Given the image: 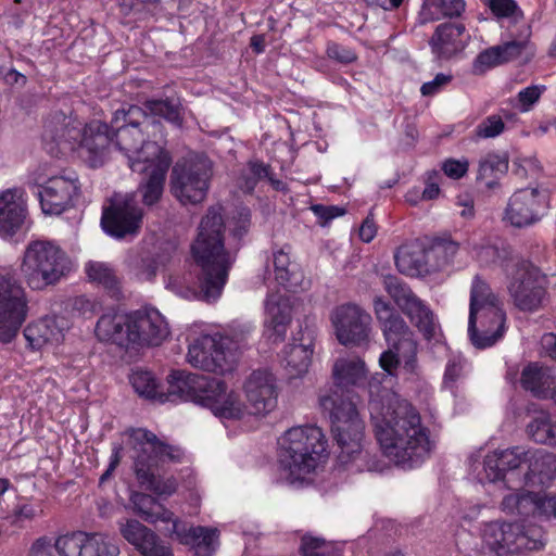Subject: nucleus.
I'll list each match as a JSON object with an SVG mask.
<instances>
[{
    "label": "nucleus",
    "instance_id": "1",
    "mask_svg": "<svg viewBox=\"0 0 556 556\" xmlns=\"http://www.w3.org/2000/svg\"><path fill=\"white\" fill-rule=\"evenodd\" d=\"M369 412L380 447L394 465L413 469L430 456L434 444L429 429L406 400L387 391L381 400H370Z\"/></svg>",
    "mask_w": 556,
    "mask_h": 556
},
{
    "label": "nucleus",
    "instance_id": "2",
    "mask_svg": "<svg viewBox=\"0 0 556 556\" xmlns=\"http://www.w3.org/2000/svg\"><path fill=\"white\" fill-rule=\"evenodd\" d=\"M224 233L222 207L212 206L202 217L197 238L191 245L192 257L200 267V293L207 302L216 301L220 296L235 262V256L225 247Z\"/></svg>",
    "mask_w": 556,
    "mask_h": 556
},
{
    "label": "nucleus",
    "instance_id": "3",
    "mask_svg": "<svg viewBox=\"0 0 556 556\" xmlns=\"http://www.w3.org/2000/svg\"><path fill=\"white\" fill-rule=\"evenodd\" d=\"M42 138L49 153L58 156L77 150L80 157L93 168L104 164L113 142L108 124L91 121L84 125L76 117L60 111L46 121Z\"/></svg>",
    "mask_w": 556,
    "mask_h": 556
},
{
    "label": "nucleus",
    "instance_id": "4",
    "mask_svg": "<svg viewBox=\"0 0 556 556\" xmlns=\"http://www.w3.org/2000/svg\"><path fill=\"white\" fill-rule=\"evenodd\" d=\"M113 142L128 159L131 170H143L142 164L169 153L163 142L162 125L137 105L117 110L111 121Z\"/></svg>",
    "mask_w": 556,
    "mask_h": 556
},
{
    "label": "nucleus",
    "instance_id": "5",
    "mask_svg": "<svg viewBox=\"0 0 556 556\" xmlns=\"http://www.w3.org/2000/svg\"><path fill=\"white\" fill-rule=\"evenodd\" d=\"M167 393L160 394V401H191L211 409L220 418L239 419L242 415V404L235 391H229L224 381L205 376L173 371L167 377Z\"/></svg>",
    "mask_w": 556,
    "mask_h": 556
},
{
    "label": "nucleus",
    "instance_id": "6",
    "mask_svg": "<svg viewBox=\"0 0 556 556\" xmlns=\"http://www.w3.org/2000/svg\"><path fill=\"white\" fill-rule=\"evenodd\" d=\"M129 444L132 451L134 471L138 483L146 490L160 496H170L177 490L174 478L162 479L160 476V463L179 462L182 452L179 447L168 445L161 441L153 432L143 429H130L127 431Z\"/></svg>",
    "mask_w": 556,
    "mask_h": 556
},
{
    "label": "nucleus",
    "instance_id": "7",
    "mask_svg": "<svg viewBox=\"0 0 556 556\" xmlns=\"http://www.w3.org/2000/svg\"><path fill=\"white\" fill-rule=\"evenodd\" d=\"M279 464L290 483L303 482L326 453L327 441L316 426L293 427L279 441Z\"/></svg>",
    "mask_w": 556,
    "mask_h": 556
},
{
    "label": "nucleus",
    "instance_id": "8",
    "mask_svg": "<svg viewBox=\"0 0 556 556\" xmlns=\"http://www.w3.org/2000/svg\"><path fill=\"white\" fill-rule=\"evenodd\" d=\"M324 410L329 413L331 431L339 447L338 463L348 467L366 457L363 450L364 421L351 396L337 391L320 399Z\"/></svg>",
    "mask_w": 556,
    "mask_h": 556
},
{
    "label": "nucleus",
    "instance_id": "9",
    "mask_svg": "<svg viewBox=\"0 0 556 556\" xmlns=\"http://www.w3.org/2000/svg\"><path fill=\"white\" fill-rule=\"evenodd\" d=\"M506 315L491 287L475 276L470 289L468 334L472 345L486 349L504 334Z\"/></svg>",
    "mask_w": 556,
    "mask_h": 556
},
{
    "label": "nucleus",
    "instance_id": "10",
    "mask_svg": "<svg viewBox=\"0 0 556 556\" xmlns=\"http://www.w3.org/2000/svg\"><path fill=\"white\" fill-rule=\"evenodd\" d=\"M72 270L67 253L56 243L35 240L27 244L20 273L24 282L36 291L55 286Z\"/></svg>",
    "mask_w": 556,
    "mask_h": 556
},
{
    "label": "nucleus",
    "instance_id": "11",
    "mask_svg": "<svg viewBox=\"0 0 556 556\" xmlns=\"http://www.w3.org/2000/svg\"><path fill=\"white\" fill-rule=\"evenodd\" d=\"M483 546L491 556H519L543 549L546 534L541 527H525L519 522L493 520L480 528Z\"/></svg>",
    "mask_w": 556,
    "mask_h": 556
},
{
    "label": "nucleus",
    "instance_id": "12",
    "mask_svg": "<svg viewBox=\"0 0 556 556\" xmlns=\"http://www.w3.org/2000/svg\"><path fill=\"white\" fill-rule=\"evenodd\" d=\"M249 331L248 327L240 338L218 334L201 336L189 344L187 361L192 367L216 375L230 372L236 366L239 351L243 348L244 334Z\"/></svg>",
    "mask_w": 556,
    "mask_h": 556
},
{
    "label": "nucleus",
    "instance_id": "13",
    "mask_svg": "<svg viewBox=\"0 0 556 556\" xmlns=\"http://www.w3.org/2000/svg\"><path fill=\"white\" fill-rule=\"evenodd\" d=\"M507 278V292L513 304L522 312H535L542 307L546 295L547 278L532 263L510 258L502 264Z\"/></svg>",
    "mask_w": 556,
    "mask_h": 556
},
{
    "label": "nucleus",
    "instance_id": "14",
    "mask_svg": "<svg viewBox=\"0 0 556 556\" xmlns=\"http://www.w3.org/2000/svg\"><path fill=\"white\" fill-rule=\"evenodd\" d=\"M212 162L203 154L177 162L170 174V189L181 204L201 203L207 194Z\"/></svg>",
    "mask_w": 556,
    "mask_h": 556
},
{
    "label": "nucleus",
    "instance_id": "15",
    "mask_svg": "<svg viewBox=\"0 0 556 556\" xmlns=\"http://www.w3.org/2000/svg\"><path fill=\"white\" fill-rule=\"evenodd\" d=\"M27 314V294L15 273L0 274V342L9 343L16 337Z\"/></svg>",
    "mask_w": 556,
    "mask_h": 556
},
{
    "label": "nucleus",
    "instance_id": "16",
    "mask_svg": "<svg viewBox=\"0 0 556 556\" xmlns=\"http://www.w3.org/2000/svg\"><path fill=\"white\" fill-rule=\"evenodd\" d=\"M371 316L361 306L344 304L331 314L336 337L342 345L367 346L371 333Z\"/></svg>",
    "mask_w": 556,
    "mask_h": 556
},
{
    "label": "nucleus",
    "instance_id": "17",
    "mask_svg": "<svg viewBox=\"0 0 556 556\" xmlns=\"http://www.w3.org/2000/svg\"><path fill=\"white\" fill-rule=\"evenodd\" d=\"M383 286L400 309L410 319L420 332L430 339L435 331L432 311L399 278L387 276Z\"/></svg>",
    "mask_w": 556,
    "mask_h": 556
},
{
    "label": "nucleus",
    "instance_id": "18",
    "mask_svg": "<svg viewBox=\"0 0 556 556\" xmlns=\"http://www.w3.org/2000/svg\"><path fill=\"white\" fill-rule=\"evenodd\" d=\"M383 286L400 309L410 319L420 332L430 339L435 331L432 311L399 278L387 276Z\"/></svg>",
    "mask_w": 556,
    "mask_h": 556
},
{
    "label": "nucleus",
    "instance_id": "19",
    "mask_svg": "<svg viewBox=\"0 0 556 556\" xmlns=\"http://www.w3.org/2000/svg\"><path fill=\"white\" fill-rule=\"evenodd\" d=\"M142 222V211L132 193L115 198L111 205L103 210L101 226L103 230L116 239L138 233Z\"/></svg>",
    "mask_w": 556,
    "mask_h": 556
},
{
    "label": "nucleus",
    "instance_id": "20",
    "mask_svg": "<svg viewBox=\"0 0 556 556\" xmlns=\"http://www.w3.org/2000/svg\"><path fill=\"white\" fill-rule=\"evenodd\" d=\"M243 393L250 414L265 416L277 407L279 388L276 376L267 369L253 370L243 382ZM241 404H243L241 402ZM242 415L244 405H242Z\"/></svg>",
    "mask_w": 556,
    "mask_h": 556
},
{
    "label": "nucleus",
    "instance_id": "21",
    "mask_svg": "<svg viewBox=\"0 0 556 556\" xmlns=\"http://www.w3.org/2000/svg\"><path fill=\"white\" fill-rule=\"evenodd\" d=\"M374 311L389 345L408 357L417 353L413 332L390 302L381 296L375 298Z\"/></svg>",
    "mask_w": 556,
    "mask_h": 556
},
{
    "label": "nucleus",
    "instance_id": "22",
    "mask_svg": "<svg viewBox=\"0 0 556 556\" xmlns=\"http://www.w3.org/2000/svg\"><path fill=\"white\" fill-rule=\"evenodd\" d=\"M529 453L530 450L515 446L488 454L483 462L485 479L490 482L503 480L507 488H517L518 477L526 471Z\"/></svg>",
    "mask_w": 556,
    "mask_h": 556
},
{
    "label": "nucleus",
    "instance_id": "23",
    "mask_svg": "<svg viewBox=\"0 0 556 556\" xmlns=\"http://www.w3.org/2000/svg\"><path fill=\"white\" fill-rule=\"evenodd\" d=\"M39 200L45 214L59 215L73 206L78 194V178L74 172L63 170L62 174L49 177L40 184Z\"/></svg>",
    "mask_w": 556,
    "mask_h": 556
},
{
    "label": "nucleus",
    "instance_id": "24",
    "mask_svg": "<svg viewBox=\"0 0 556 556\" xmlns=\"http://www.w3.org/2000/svg\"><path fill=\"white\" fill-rule=\"evenodd\" d=\"M546 210V197L538 189H520L510 198L504 219L521 228L539 222Z\"/></svg>",
    "mask_w": 556,
    "mask_h": 556
},
{
    "label": "nucleus",
    "instance_id": "25",
    "mask_svg": "<svg viewBox=\"0 0 556 556\" xmlns=\"http://www.w3.org/2000/svg\"><path fill=\"white\" fill-rule=\"evenodd\" d=\"M131 344L160 345L169 334L168 324L153 307H143L131 313Z\"/></svg>",
    "mask_w": 556,
    "mask_h": 556
},
{
    "label": "nucleus",
    "instance_id": "26",
    "mask_svg": "<svg viewBox=\"0 0 556 556\" xmlns=\"http://www.w3.org/2000/svg\"><path fill=\"white\" fill-rule=\"evenodd\" d=\"M172 156L169 153L147 162L143 165V170H135L142 175L138 191L142 197V202L146 205L155 204L162 197L166 174L172 165Z\"/></svg>",
    "mask_w": 556,
    "mask_h": 556
},
{
    "label": "nucleus",
    "instance_id": "27",
    "mask_svg": "<svg viewBox=\"0 0 556 556\" xmlns=\"http://www.w3.org/2000/svg\"><path fill=\"white\" fill-rule=\"evenodd\" d=\"M68 323L64 317L47 316L30 323L24 329V337L33 350L63 342Z\"/></svg>",
    "mask_w": 556,
    "mask_h": 556
},
{
    "label": "nucleus",
    "instance_id": "28",
    "mask_svg": "<svg viewBox=\"0 0 556 556\" xmlns=\"http://www.w3.org/2000/svg\"><path fill=\"white\" fill-rule=\"evenodd\" d=\"M167 531L176 534L182 543L191 545L198 556L212 555L218 545V531L214 528L201 526L187 528L176 520Z\"/></svg>",
    "mask_w": 556,
    "mask_h": 556
},
{
    "label": "nucleus",
    "instance_id": "29",
    "mask_svg": "<svg viewBox=\"0 0 556 556\" xmlns=\"http://www.w3.org/2000/svg\"><path fill=\"white\" fill-rule=\"evenodd\" d=\"M526 471L518 477L516 486L543 485L554 477L556 458L544 450L530 451Z\"/></svg>",
    "mask_w": 556,
    "mask_h": 556
},
{
    "label": "nucleus",
    "instance_id": "30",
    "mask_svg": "<svg viewBox=\"0 0 556 556\" xmlns=\"http://www.w3.org/2000/svg\"><path fill=\"white\" fill-rule=\"evenodd\" d=\"M131 314L108 313L102 315L96 326V334L101 341L119 346L131 344Z\"/></svg>",
    "mask_w": 556,
    "mask_h": 556
},
{
    "label": "nucleus",
    "instance_id": "31",
    "mask_svg": "<svg viewBox=\"0 0 556 556\" xmlns=\"http://www.w3.org/2000/svg\"><path fill=\"white\" fill-rule=\"evenodd\" d=\"M26 216L25 203L18 190H5L0 194V235L15 233Z\"/></svg>",
    "mask_w": 556,
    "mask_h": 556
},
{
    "label": "nucleus",
    "instance_id": "32",
    "mask_svg": "<svg viewBox=\"0 0 556 556\" xmlns=\"http://www.w3.org/2000/svg\"><path fill=\"white\" fill-rule=\"evenodd\" d=\"M367 375L365 362L357 356L340 357L332 367L334 384L341 389L363 387L367 381Z\"/></svg>",
    "mask_w": 556,
    "mask_h": 556
},
{
    "label": "nucleus",
    "instance_id": "33",
    "mask_svg": "<svg viewBox=\"0 0 556 556\" xmlns=\"http://www.w3.org/2000/svg\"><path fill=\"white\" fill-rule=\"evenodd\" d=\"M395 265L400 273L409 277L428 274L431 266L428 253L418 243H405L394 254Z\"/></svg>",
    "mask_w": 556,
    "mask_h": 556
},
{
    "label": "nucleus",
    "instance_id": "34",
    "mask_svg": "<svg viewBox=\"0 0 556 556\" xmlns=\"http://www.w3.org/2000/svg\"><path fill=\"white\" fill-rule=\"evenodd\" d=\"M465 26L460 23L440 24L431 37L430 46L439 59H448L463 49L462 35Z\"/></svg>",
    "mask_w": 556,
    "mask_h": 556
},
{
    "label": "nucleus",
    "instance_id": "35",
    "mask_svg": "<svg viewBox=\"0 0 556 556\" xmlns=\"http://www.w3.org/2000/svg\"><path fill=\"white\" fill-rule=\"evenodd\" d=\"M521 386L539 399H552L554 393L555 375L548 367L530 363L521 371Z\"/></svg>",
    "mask_w": 556,
    "mask_h": 556
},
{
    "label": "nucleus",
    "instance_id": "36",
    "mask_svg": "<svg viewBox=\"0 0 556 556\" xmlns=\"http://www.w3.org/2000/svg\"><path fill=\"white\" fill-rule=\"evenodd\" d=\"M311 338L301 343L288 344L282 351V365L289 378H299L307 372L313 356Z\"/></svg>",
    "mask_w": 556,
    "mask_h": 556
},
{
    "label": "nucleus",
    "instance_id": "37",
    "mask_svg": "<svg viewBox=\"0 0 556 556\" xmlns=\"http://www.w3.org/2000/svg\"><path fill=\"white\" fill-rule=\"evenodd\" d=\"M265 311L266 326L274 330L277 338L282 339L291 321L290 300L281 294L271 293L266 299Z\"/></svg>",
    "mask_w": 556,
    "mask_h": 556
},
{
    "label": "nucleus",
    "instance_id": "38",
    "mask_svg": "<svg viewBox=\"0 0 556 556\" xmlns=\"http://www.w3.org/2000/svg\"><path fill=\"white\" fill-rule=\"evenodd\" d=\"M134 505L135 511L148 522L164 521L170 522L176 521L174 514L163 507L156 502V500L144 493H134L130 497Z\"/></svg>",
    "mask_w": 556,
    "mask_h": 556
},
{
    "label": "nucleus",
    "instance_id": "39",
    "mask_svg": "<svg viewBox=\"0 0 556 556\" xmlns=\"http://www.w3.org/2000/svg\"><path fill=\"white\" fill-rule=\"evenodd\" d=\"M169 262L167 255L159 254L155 257L143 256L131 252L126 258V264L130 273L139 280L151 281L156 277L160 267H165Z\"/></svg>",
    "mask_w": 556,
    "mask_h": 556
},
{
    "label": "nucleus",
    "instance_id": "40",
    "mask_svg": "<svg viewBox=\"0 0 556 556\" xmlns=\"http://www.w3.org/2000/svg\"><path fill=\"white\" fill-rule=\"evenodd\" d=\"M514 492L506 494L501 503V509L507 514L519 517L535 516V493L525 491L522 488H510Z\"/></svg>",
    "mask_w": 556,
    "mask_h": 556
},
{
    "label": "nucleus",
    "instance_id": "41",
    "mask_svg": "<svg viewBox=\"0 0 556 556\" xmlns=\"http://www.w3.org/2000/svg\"><path fill=\"white\" fill-rule=\"evenodd\" d=\"M507 170L508 157L505 154L489 153L479 161L477 179L492 189Z\"/></svg>",
    "mask_w": 556,
    "mask_h": 556
},
{
    "label": "nucleus",
    "instance_id": "42",
    "mask_svg": "<svg viewBox=\"0 0 556 556\" xmlns=\"http://www.w3.org/2000/svg\"><path fill=\"white\" fill-rule=\"evenodd\" d=\"M528 435L536 443L556 446V420L547 412H539L527 426Z\"/></svg>",
    "mask_w": 556,
    "mask_h": 556
},
{
    "label": "nucleus",
    "instance_id": "43",
    "mask_svg": "<svg viewBox=\"0 0 556 556\" xmlns=\"http://www.w3.org/2000/svg\"><path fill=\"white\" fill-rule=\"evenodd\" d=\"M89 533L77 531L59 536L54 547L60 556H87Z\"/></svg>",
    "mask_w": 556,
    "mask_h": 556
},
{
    "label": "nucleus",
    "instance_id": "44",
    "mask_svg": "<svg viewBox=\"0 0 556 556\" xmlns=\"http://www.w3.org/2000/svg\"><path fill=\"white\" fill-rule=\"evenodd\" d=\"M458 243L450 239H440L433 242L431 248L427 251L428 260H434L433 264H430L431 270L442 269L455 257L458 252Z\"/></svg>",
    "mask_w": 556,
    "mask_h": 556
},
{
    "label": "nucleus",
    "instance_id": "45",
    "mask_svg": "<svg viewBox=\"0 0 556 556\" xmlns=\"http://www.w3.org/2000/svg\"><path fill=\"white\" fill-rule=\"evenodd\" d=\"M144 106L151 115L163 117L176 126L182 123L179 105L173 100H149Z\"/></svg>",
    "mask_w": 556,
    "mask_h": 556
},
{
    "label": "nucleus",
    "instance_id": "46",
    "mask_svg": "<svg viewBox=\"0 0 556 556\" xmlns=\"http://www.w3.org/2000/svg\"><path fill=\"white\" fill-rule=\"evenodd\" d=\"M143 556H172L170 548L159 540L157 535L147 528V533L139 536L138 543H130Z\"/></svg>",
    "mask_w": 556,
    "mask_h": 556
},
{
    "label": "nucleus",
    "instance_id": "47",
    "mask_svg": "<svg viewBox=\"0 0 556 556\" xmlns=\"http://www.w3.org/2000/svg\"><path fill=\"white\" fill-rule=\"evenodd\" d=\"M270 167L268 165L251 161L248 163L247 168L242 170L239 178V187L244 192H252L261 179L268 177Z\"/></svg>",
    "mask_w": 556,
    "mask_h": 556
},
{
    "label": "nucleus",
    "instance_id": "48",
    "mask_svg": "<svg viewBox=\"0 0 556 556\" xmlns=\"http://www.w3.org/2000/svg\"><path fill=\"white\" fill-rule=\"evenodd\" d=\"M130 382L140 396L160 399L162 392L157 391L159 386L152 372L148 370H135L130 376Z\"/></svg>",
    "mask_w": 556,
    "mask_h": 556
},
{
    "label": "nucleus",
    "instance_id": "49",
    "mask_svg": "<svg viewBox=\"0 0 556 556\" xmlns=\"http://www.w3.org/2000/svg\"><path fill=\"white\" fill-rule=\"evenodd\" d=\"M401 363L404 364V367L408 371H414L416 366V353H414L412 357H408L401 353V351L397 349H393L391 345H389V350L384 351L379 358L381 368L389 374H392V370L395 369Z\"/></svg>",
    "mask_w": 556,
    "mask_h": 556
},
{
    "label": "nucleus",
    "instance_id": "50",
    "mask_svg": "<svg viewBox=\"0 0 556 556\" xmlns=\"http://www.w3.org/2000/svg\"><path fill=\"white\" fill-rule=\"evenodd\" d=\"M274 265L276 271V279L280 285L286 287H294L298 285L296 274L290 269L291 265L289 253L285 250H279L274 254Z\"/></svg>",
    "mask_w": 556,
    "mask_h": 556
},
{
    "label": "nucleus",
    "instance_id": "51",
    "mask_svg": "<svg viewBox=\"0 0 556 556\" xmlns=\"http://www.w3.org/2000/svg\"><path fill=\"white\" fill-rule=\"evenodd\" d=\"M506 129L503 117L498 114H491L483 118L475 128L476 139H493L501 136Z\"/></svg>",
    "mask_w": 556,
    "mask_h": 556
},
{
    "label": "nucleus",
    "instance_id": "52",
    "mask_svg": "<svg viewBox=\"0 0 556 556\" xmlns=\"http://www.w3.org/2000/svg\"><path fill=\"white\" fill-rule=\"evenodd\" d=\"M118 546L108 536L100 533H89L87 556H118Z\"/></svg>",
    "mask_w": 556,
    "mask_h": 556
},
{
    "label": "nucleus",
    "instance_id": "53",
    "mask_svg": "<svg viewBox=\"0 0 556 556\" xmlns=\"http://www.w3.org/2000/svg\"><path fill=\"white\" fill-rule=\"evenodd\" d=\"M476 257L482 265L486 266L498 263L501 267L503 263L510 261V258H519L505 249L500 250L496 247L489 244L477 248Z\"/></svg>",
    "mask_w": 556,
    "mask_h": 556
},
{
    "label": "nucleus",
    "instance_id": "54",
    "mask_svg": "<svg viewBox=\"0 0 556 556\" xmlns=\"http://www.w3.org/2000/svg\"><path fill=\"white\" fill-rule=\"evenodd\" d=\"M88 277L103 285L106 288H112L115 283V275L113 269L105 263L90 262L86 266Z\"/></svg>",
    "mask_w": 556,
    "mask_h": 556
},
{
    "label": "nucleus",
    "instance_id": "55",
    "mask_svg": "<svg viewBox=\"0 0 556 556\" xmlns=\"http://www.w3.org/2000/svg\"><path fill=\"white\" fill-rule=\"evenodd\" d=\"M190 279L186 274L169 271L165 277V287L181 298H190L195 292L189 287Z\"/></svg>",
    "mask_w": 556,
    "mask_h": 556
},
{
    "label": "nucleus",
    "instance_id": "56",
    "mask_svg": "<svg viewBox=\"0 0 556 556\" xmlns=\"http://www.w3.org/2000/svg\"><path fill=\"white\" fill-rule=\"evenodd\" d=\"M489 7L498 17H510L516 22L522 18V12L514 0H490Z\"/></svg>",
    "mask_w": 556,
    "mask_h": 556
},
{
    "label": "nucleus",
    "instance_id": "57",
    "mask_svg": "<svg viewBox=\"0 0 556 556\" xmlns=\"http://www.w3.org/2000/svg\"><path fill=\"white\" fill-rule=\"evenodd\" d=\"M503 63L498 48L494 46L478 54L473 63V70L476 73H483L485 70Z\"/></svg>",
    "mask_w": 556,
    "mask_h": 556
},
{
    "label": "nucleus",
    "instance_id": "58",
    "mask_svg": "<svg viewBox=\"0 0 556 556\" xmlns=\"http://www.w3.org/2000/svg\"><path fill=\"white\" fill-rule=\"evenodd\" d=\"M535 516L551 520L556 518V494L535 493Z\"/></svg>",
    "mask_w": 556,
    "mask_h": 556
},
{
    "label": "nucleus",
    "instance_id": "59",
    "mask_svg": "<svg viewBox=\"0 0 556 556\" xmlns=\"http://www.w3.org/2000/svg\"><path fill=\"white\" fill-rule=\"evenodd\" d=\"M426 5L448 17L459 16L465 10L464 0H426Z\"/></svg>",
    "mask_w": 556,
    "mask_h": 556
},
{
    "label": "nucleus",
    "instance_id": "60",
    "mask_svg": "<svg viewBox=\"0 0 556 556\" xmlns=\"http://www.w3.org/2000/svg\"><path fill=\"white\" fill-rule=\"evenodd\" d=\"M251 225V214L250 210L247 207H240L236 211L233 216L231 217L230 227L231 232L235 238L240 239L244 236Z\"/></svg>",
    "mask_w": 556,
    "mask_h": 556
},
{
    "label": "nucleus",
    "instance_id": "61",
    "mask_svg": "<svg viewBox=\"0 0 556 556\" xmlns=\"http://www.w3.org/2000/svg\"><path fill=\"white\" fill-rule=\"evenodd\" d=\"M546 87L544 85H532L520 90L517 98L521 111H529L531 106L539 101Z\"/></svg>",
    "mask_w": 556,
    "mask_h": 556
},
{
    "label": "nucleus",
    "instance_id": "62",
    "mask_svg": "<svg viewBox=\"0 0 556 556\" xmlns=\"http://www.w3.org/2000/svg\"><path fill=\"white\" fill-rule=\"evenodd\" d=\"M119 531L128 543H138L139 536L147 533V527L136 519H125L118 522Z\"/></svg>",
    "mask_w": 556,
    "mask_h": 556
},
{
    "label": "nucleus",
    "instance_id": "63",
    "mask_svg": "<svg viewBox=\"0 0 556 556\" xmlns=\"http://www.w3.org/2000/svg\"><path fill=\"white\" fill-rule=\"evenodd\" d=\"M456 545L466 556H481L482 554V545L479 540L469 532L459 533Z\"/></svg>",
    "mask_w": 556,
    "mask_h": 556
},
{
    "label": "nucleus",
    "instance_id": "64",
    "mask_svg": "<svg viewBox=\"0 0 556 556\" xmlns=\"http://www.w3.org/2000/svg\"><path fill=\"white\" fill-rule=\"evenodd\" d=\"M469 169V161L466 157L459 160L447 159L442 163V170L452 179H459L464 177Z\"/></svg>",
    "mask_w": 556,
    "mask_h": 556
}]
</instances>
